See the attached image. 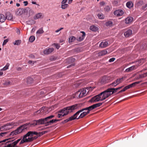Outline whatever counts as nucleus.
I'll return each instance as SVG.
<instances>
[{
    "instance_id": "c756f323",
    "label": "nucleus",
    "mask_w": 147,
    "mask_h": 147,
    "mask_svg": "<svg viewBox=\"0 0 147 147\" xmlns=\"http://www.w3.org/2000/svg\"><path fill=\"white\" fill-rule=\"evenodd\" d=\"M29 25H32L34 24L36 22L33 19L30 20L26 22Z\"/></svg>"
},
{
    "instance_id": "4be33fe9",
    "label": "nucleus",
    "mask_w": 147,
    "mask_h": 147,
    "mask_svg": "<svg viewBox=\"0 0 147 147\" xmlns=\"http://www.w3.org/2000/svg\"><path fill=\"white\" fill-rule=\"evenodd\" d=\"M81 33L82 34V35L81 36H80L79 37V38L77 39V40L79 41H81L82 40L86 35L85 32L84 31H82L81 32Z\"/></svg>"
},
{
    "instance_id": "8fccbe9b",
    "label": "nucleus",
    "mask_w": 147,
    "mask_h": 147,
    "mask_svg": "<svg viewBox=\"0 0 147 147\" xmlns=\"http://www.w3.org/2000/svg\"><path fill=\"white\" fill-rule=\"evenodd\" d=\"M113 23L111 21H108L106 23V25L107 26H112Z\"/></svg>"
},
{
    "instance_id": "3c124183",
    "label": "nucleus",
    "mask_w": 147,
    "mask_h": 147,
    "mask_svg": "<svg viewBox=\"0 0 147 147\" xmlns=\"http://www.w3.org/2000/svg\"><path fill=\"white\" fill-rule=\"evenodd\" d=\"M23 13H28L29 11L30 10V8L29 7H27L26 9L23 8Z\"/></svg>"
},
{
    "instance_id": "e433bc0d",
    "label": "nucleus",
    "mask_w": 147,
    "mask_h": 147,
    "mask_svg": "<svg viewBox=\"0 0 147 147\" xmlns=\"http://www.w3.org/2000/svg\"><path fill=\"white\" fill-rule=\"evenodd\" d=\"M33 79L31 77H29L27 78V82L28 84H30L32 82Z\"/></svg>"
},
{
    "instance_id": "f257e3e1",
    "label": "nucleus",
    "mask_w": 147,
    "mask_h": 147,
    "mask_svg": "<svg viewBox=\"0 0 147 147\" xmlns=\"http://www.w3.org/2000/svg\"><path fill=\"white\" fill-rule=\"evenodd\" d=\"M80 107L79 104H76L66 107L61 110L59 112L61 114H59L57 117L58 118L62 117L67 115L69 113L73 112L74 110L79 109Z\"/></svg>"
},
{
    "instance_id": "473e14b6",
    "label": "nucleus",
    "mask_w": 147,
    "mask_h": 147,
    "mask_svg": "<svg viewBox=\"0 0 147 147\" xmlns=\"http://www.w3.org/2000/svg\"><path fill=\"white\" fill-rule=\"evenodd\" d=\"M6 18L9 20H11L13 18V16L10 13L7 14Z\"/></svg>"
},
{
    "instance_id": "69168bd1",
    "label": "nucleus",
    "mask_w": 147,
    "mask_h": 147,
    "mask_svg": "<svg viewBox=\"0 0 147 147\" xmlns=\"http://www.w3.org/2000/svg\"><path fill=\"white\" fill-rule=\"evenodd\" d=\"M68 0H63L61 2V4H65L67 1Z\"/></svg>"
},
{
    "instance_id": "bf43d9fd",
    "label": "nucleus",
    "mask_w": 147,
    "mask_h": 147,
    "mask_svg": "<svg viewBox=\"0 0 147 147\" xmlns=\"http://www.w3.org/2000/svg\"><path fill=\"white\" fill-rule=\"evenodd\" d=\"M36 136H34L33 137V136H31V138H32V141L34 140H35L37 138H38V137H39L38 136V135H36Z\"/></svg>"
},
{
    "instance_id": "052dcab7",
    "label": "nucleus",
    "mask_w": 147,
    "mask_h": 147,
    "mask_svg": "<svg viewBox=\"0 0 147 147\" xmlns=\"http://www.w3.org/2000/svg\"><path fill=\"white\" fill-rule=\"evenodd\" d=\"M52 120L53 123H56L57 122L59 121H60L59 120L56 119H52Z\"/></svg>"
},
{
    "instance_id": "2f4dec72",
    "label": "nucleus",
    "mask_w": 147,
    "mask_h": 147,
    "mask_svg": "<svg viewBox=\"0 0 147 147\" xmlns=\"http://www.w3.org/2000/svg\"><path fill=\"white\" fill-rule=\"evenodd\" d=\"M76 39L75 37L73 36H71L69 38V43L73 42Z\"/></svg>"
},
{
    "instance_id": "603ef678",
    "label": "nucleus",
    "mask_w": 147,
    "mask_h": 147,
    "mask_svg": "<svg viewBox=\"0 0 147 147\" xmlns=\"http://www.w3.org/2000/svg\"><path fill=\"white\" fill-rule=\"evenodd\" d=\"M143 3V2L142 1H140L136 3V5H137L138 6H140L142 5Z\"/></svg>"
},
{
    "instance_id": "412c9836",
    "label": "nucleus",
    "mask_w": 147,
    "mask_h": 147,
    "mask_svg": "<svg viewBox=\"0 0 147 147\" xmlns=\"http://www.w3.org/2000/svg\"><path fill=\"white\" fill-rule=\"evenodd\" d=\"M107 53V51L106 50H104L99 52L98 53V56H102L106 54Z\"/></svg>"
},
{
    "instance_id": "0eeeda50",
    "label": "nucleus",
    "mask_w": 147,
    "mask_h": 147,
    "mask_svg": "<svg viewBox=\"0 0 147 147\" xmlns=\"http://www.w3.org/2000/svg\"><path fill=\"white\" fill-rule=\"evenodd\" d=\"M112 94L109 88L100 93V95H101L102 98L103 100Z\"/></svg>"
},
{
    "instance_id": "338daca9",
    "label": "nucleus",
    "mask_w": 147,
    "mask_h": 147,
    "mask_svg": "<svg viewBox=\"0 0 147 147\" xmlns=\"http://www.w3.org/2000/svg\"><path fill=\"white\" fill-rule=\"evenodd\" d=\"M23 3L24 4V5L25 6H26L28 4V2L27 1H24Z\"/></svg>"
},
{
    "instance_id": "c03bdc74",
    "label": "nucleus",
    "mask_w": 147,
    "mask_h": 147,
    "mask_svg": "<svg viewBox=\"0 0 147 147\" xmlns=\"http://www.w3.org/2000/svg\"><path fill=\"white\" fill-rule=\"evenodd\" d=\"M48 131H42L41 132H39L38 133L37 135H38V136H40L42 135L45 134Z\"/></svg>"
},
{
    "instance_id": "13d9d810",
    "label": "nucleus",
    "mask_w": 147,
    "mask_h": 147,
    "mask_svg": "<svg viewBox=\"0 0 147 147\" xmlns=\"http://www.w3.org/2000/svg\"><path fill=\"white\" fill-rule=\"evenodd\" d=\"M10 83L11 82L10 81H7L6 82H5L4 84L6 85H8L10 84Z\"/></svg>"
},
{
    "instance_id": "aec40b11",
    "label": "nucleus",
    "mask_w": 147,
    "mask_h": 147,
    "mask_svg": "<svg viewBox=\"0 0 147 147\" xmlns=\"http://www.w3.org/2000/svg\"><path fill=\"white\" fill-rule=\"evenodd\" d=\"M133 18L131 17H128L125 20V22L127 24L131 23L133 20Z\"/></svg>"
},
{
    "instance_id": "cd10ccee",
    "label": "nucleus",
    "mask_w": 147,
    "mask_h": 147,
    "mask_svg": "<svg viewBox=\"0 0 147 147\" xmlns=\"http://www.w3.org/2000/svg\"><path fill=\"white\" fill-rule=\"evenodd\" d=\"M97 16L98 17V19L101 20H102L104 19L105 17L103 14L101 13H98L97 15Z\"/></svg>"
},
{
    "instance_id": "a878e982",
    "label": "nucleus",
    "mask_w": 147,
    "mask_h": 147,
    "mask_svg": "<svg viewBox=\"0 0 147 147\" xmlns=\"http://www.w3.org/2000/svg\"><path fill=\"white\" fill-rule=\"evenodd\" d=\"M90 29L92 31H97L98 30V28L95 26H94V25H93V26H90Z\"/></svg>"
},
{
    "instance_id": "1a4fd4ad",
    "label": "nucleus",
    "mask_w": 147,
    "mask_h": 147,
    "mask_svg": "<svg viewBox=\"0 0 147 147\" xmlns=\"http://www.w3.org/2000/svg\"><path fill=\"white\" fill-rule=\"evenodd\" d=\"M102 96L100 95V93L92 98L90 100V102H95L99 101H102L103 100Z\"/></svg>"
},
{
    "instance_id": "bb28decb",
    "label": "nucleus",
    "mask_w": 147,
    "mask_h": 147,
    "mask_svg": "<svg viewBox=\"0 0 147 147\" xmlns=\"http://www.w3.org/2000/svg\"><path fill=\"white\" fill-rule=\"evenodd\" d=\"M126 5L128 8H131L133 6V4L131 1H128L126 3Z\"/></svg>"
},
{
    "instance_id": "a211bd4d",
    "label": "nucleus",
    "mask_w": 147,
    "mask_h": 147,
    "mask_svg": "<svg viewBox=\"0 0 147 147\" xmlns=\"http://www.w3.org/2000/svg\"><path fill=\"white\" fill-rule=\"evenodd\" d=\"M108 45V43L107 41L102 42L99 45V47L101 48H104Z\"/></svg>"
},
{
    "instance_id": "20e7f679",
    "label": "nucleus",
    "mask_w": 147,
    "mask_h": 147,
    "mask_svg": "<svg viewBox=\"0 0 147 147\" xmlns=\"http://www.w3.org/2000/svg\"><path fill=\"white\" fill-rule=\"evenodd\" d=\"M88 91V89L87 88H83L78 91L76 93V95L77 96L78 95L79 98H82L85 96Z\"/></svg>"
},
{
    "instance_id": "7c9ffc66",
    "label": "nucleus",
    "mask_w": 147,
    "mask_h": 147,
    "mask_svg": "<svg viewBox=\"0 0 147 147\" xmlns=\"http://www.w3.org/2000/svg\"><path fill=\"white\" fill-rule=\"evenodd\" d=\"M45 109V107H42L40 109V110H39L37 111L36 112H35L34 114L35 115H36V113H40L42 114H43L42 113L44 111V109Z\"/></svg>"
},
{
    "instance_id": "0e129e2a",
    "label": "nucleus",
    "mask_w": 147,
    "mask_h": 147,
    "mask_svg": "<svg viewBox=\"0 0 147 147\" xmlns=\"http://www.w3.org/2000/svg\"><path fill=\"white\" fill-rule=\"evenodd\" d=\"M36 61H32L31 60H29L28 61V63L29 64H31L32 63L33 64L34 63H35Z\"/></svg>"
},
{
    "instance_id": "680f3d73",
    "label": "nucleus",
    "mask_w": 147,
    "mask_h": 147,
    "mask_svg": "<svg viewBox=\"0 0 147 147\" xmlns=\"http://www.w3.org/2000/svg\"><path fill=\"white\" fill-rule=\"evenodd\" d=\"M54 45L55 46L56 48L57 49H58L59 48L60 46L59 44H54Z\"/></svg>"
},
{
    "instance_id": "a18cd8bd",
    "label": "nucleus",
    "mask_w": 147,
    "mask_h": 147,
    "mask_svg": "<svg viewBox=\"0 0 147 147\" xmlns=\"http://www.w3.org/2000/svg\"><path fill=\"white\" fill-rule=\"evenodd\" d=\"M107 78L106 77H104L101 80V82L102 83H105L106 81Z\"/></svg>"
},
{
    "instance_id": "4d7b16f0",
    "label": "nucleus",
    "mask_w": 147,
    "mask_h": 147,
    "mask_svg": "<svg viewBox=\"0 0 147 147\" xmlns=\"http://www.w3.org/2000/svg\"><path fill=\"white\" fill-rule=\"evenodd\" d=\"M7 132H2L1 133H0V138L1 137H2L3 136V135L4 134H7Z\"/></svg>"
},
{
    "instance_id": "864d4df0",
    "label": "nucleus",
    "mask_w": 147,
    "mask_h": 147,
    "mask_svg": "<svg viewBox=\"0 0 147 147\" xmlns=\"http://www.w3.org/2000/svg\"><path fill=\"white\" fill-rule=\"evenodd\" d=\"M8 39H6L5 40L3 43V45H4L6 44L7 43V42H8Z\"/></svg>"
},
{
    "instance_id": "f3484780",
    "label": "nucleus",
    "mask_w": 147,
    "mask_h": 147,
    "mask_svg": "<svg viewBox=\"0 0 147 147\" xmlns=\"http://www.w3.org/2000/svg\"><path fill=\"white\" fill-rule=\"evenodd\" d=\"M137 68V66L136 65L132 66L127 69L125 70V71L127 72H130L133 70H135Z\"/></svg>"
},
{
    "instance_id": "37998d69",
    "label": "nucleus",
    "mask_w": 147,
    "mask_h": 147,
    "mask_svg": "<svg viewBox=\"0 0 147 147\" xmlns=\"http://www.w3.org/2000/svg\"><path fill=\"white\" fill-rule=\"evenodd\" d=\"M104 9L105 11L108 12L110 10V7L109 6L107 5L105 7Z\"/></svg>"
},
{
    "instance_id": "72a5a7b5",
    "label": "nucleus",
    "mask_w": 147,
    "mask_h": 147,
    "mask_svg": "<svg viewBox=\"0 0 147 147\" xmlns=\"http://www.w3.org/2000/svg\"><path fill=\"white\" fill-rule=\"evenodd\" d=\"M9 63H7L6 65H5V67H4L2 69H1V71H2V70H6L7 69H8V68H9Z\"/></svg>"
},
{
    "instance_id": "de8ad7c7",
    "label": "nucleus",
    "mask_w": 147,
    "mask_h": 147,
    "mask_svg": "<svg viewBox=\"0 0 147 147\" xmlns=\"http://www.w3.org/2000/svg\"><path fill=\"white\" fill-rule=\"evenodd\" d=\"M67 60L69 61V62L71 63L74 62L75 60V59L74 58L72 57L69 58Z\"/></svg>"
},
{
    "instance_id": "f8f14e48",
    "label": "nucleus",
    "mask_w": 147,
    "mask_h": 147,
    "mask_svg": "<svg viewBox=\"0 0 147 147\" xmlns=\"http://www.w3.org/2000/svg\"><path fill=\"white\" fill-rule=\"evenodd\" d=\"M124 12L121 9L115 10L113 13L114 15L117 17H120L123 14Z\"/></svg>"
},
{
    "instance_id": "423d86ee",
    "label": "nucleus",
    "mask_w": 147,
    "mask_h": 147,
    "mask_svg": "<svg viewBox=\"0 0 147 147\" xmlns=\"http://www.w3.org/2000/svg\"><path fill=\"white\" fill-rule=\"evenodd\" d=\"M94 109H95V108L93 105L86 108H83V109H84V111H87V112H83L82 113H81V115L80 117V118L83 117L89 113L90 111Z\"/></svg>"
},
{
    "instance_id": "9d476101",
    "label": "nucleus",
    "mask_w": 147,
    "mask_h": 147,
    "mask_svg": "<svg viewBox=\"0 0 147 147\" xmlns=\"http://www.w3.org/2000/svg\"><path fill=\"white\" fill-rule=\"evenodd\" d=\"M32 123H26L25 124L23 125L20 126L18 127V128L20 130H21V133L23 131L25 130L28 129L30 127L32 126Z\"/></svg>"
},
{
    "instance_id": "5701e85b",
    "label": "nucleus",
    "mask_w": 147,
    "mask_h": 147,
    "mask_svg": "<svg viewBox=\"0 0 147 147\" xmlns=\"http://www.w3.org/2000/svg\"><path fill=\"white\" fill-rule=\"evenodd\" d=\"M23 8L19 9L18 10L16 11V14L18 16L22 15L23 13Z\"/></svg>"
},
{
    "instance_id": "4c0bfd02",
    "label": "nucleus",
    "mask_w": 147,
    "mask_h": 147,
    "mask_svg": "<svg viewBox=\"0 0 147 147\" xmlns=\"http://www.w3.org/2000/svg\"><path fill=\"white\" fill-rule=\"evenodd\" d=\"M141 9L144 10L147 9V3L143 4Z\"/></svg>"
},
{
    "instance_id": "5fc2aeb1",
    "label": "nucleus",
    "mask_w": 147,
    "mask_h": 147,
    "mask_svg": "<svg viewBox=\"0 0 147 147\" xmlns=\"http://www.w3.org/2000/svg\"><path fill=\"white\" fill-rule=\"evenodd\" d=\"M146 77V76L144 74H142L140 75H139V78H145Z\"/></svg>"
},
{
    "instance_id": "dca6fc26",
    "label": "nucleus",
    "mask_w": 147,
    "mask_h": 147,
    "mask_svg": "<svg viewBox=\"0 0 147 147\" xmlns=\"http://www.w3.org/2000/svg\"><path fill=\"white\" fill-rule=\"evenodd\" d=\"M54 50L53 48H50L45 50L43 51V53L45 54L48 55L53 52Z\"/></svg>"
},
{
    "instance_id": "2eb2a0df",
    "label": "nucleus",
    "mask_w": 147,
    "mask_h": 147,
    "mask_svg": "<svg viewBox=\"0 0 147 147\" xmlns=\"http://www.w3.org/2000/svg\"><path fill=\"white\" fill-rule=\"evenodd\" d=\"M132 31L131 29H128L124 33V35L126 37H128L132 34Z\"/></svg>"
},
{
    "instance_id": "9b49d317",
    "label": "nucleus",
    "mask_w": 147,
    "mask_h": 147,
    "mask_svg": "<svg viewBox=\"0 0 147 147\" xmlns=\"http://www.w3.org/2000/svg\"><path fill=\"white\" fill-rule=\"evenodd\" d=\"M45 118L40 119L37 120H34V123H32V126H34L37 125L44 124L45 122Z\"/></svg>"
},
{
    "instance_id": "a19ab883",
    "label": "nucleus",
    "mask_w": 147,
    "mask_h": 147,
    "mask_svg": "<svg viewBox=\"0 0 147 147\" xmlns=\"http://www.w3.org/2000/svg\"><path fill=\"white\" fill-rule=\"evenodd\" d=\"M109 88L112 94L116 92L117 90H116V89H115V88Z\"/></svg>"
},
{
    "instance_id": "f704fd0d",
    "label": "nucleus",
    "mask_w": 147,
    "mask_h": 147,
    "mask_svg": "<svg viewBox=\"0 0 147 147\" xmlns=\"http://www.w3.org/2000/svg\"><path fill=\"white\" fill-rule=\"evenodd\" d=\"M42 28H40L36 32L37 34H41L44 32Z\"/></svg>"
},
{
    "instance_id": "b1692460",
    "label": "nucleus",
    "mask_w": 147,
    "mask_h": 147,
    "mask_svg": "<svg viewBox=\"0 0 147 147\" xmlns=\"http://www.w3.org/2000/svg\"><path fill=\"white\" fill-rule=\"evenodd\" d=\"M140 82H134L133 83L127 86L128 88L129 89L131 88L134 87L136 84L140 83Z\"/></svg>"
},
{
    "instance_id": "09e8293b",
    "label": "nucleus",
    "mask_w": 147,
    "mask_h": 147,
    "mask_svg": "<svg viewBox=\"0 0 147 147\" xmlns=\"http://www.w3.org/2000/svg\"><path fill=\"white\" fill-rule=\"evenodd\" d=\"M70 119V118H69V117L68 119H66L64 120L63 121H62L61 123L64 124L69 121H71Z\"/></svg>"
},
{
    "instance_id": "6e6552de",
    "label": "nucleus",
    "mask_w": 147,
    "mask_h": 147,
    "mask_svg": "<svg viewBox=\"0 0 147 147\" xmlns=\"http://www.w3.org/2000/svg\"><path fill=\"white\" fill-rule=\"evenodd\" d=\"M54 117V116L53 115H51L45 118L44 120L45 122L43 123L44 124H45V126H47L53 124L51 119Z\"/></svg>"
},
{
    "instance_id": "6ab92c4d",
    "label": "nucleus",
    "mask_w": 147,
    "mask_h": 147,
    "mask_svg": "<svg viewBox=\"0 0 147 147\" xmlns=\"http://www.w3.org/2000/svg\"><path fill=\"white\" fill-rule=\"evenodd\" d=\"M81 115V114H80V116L78 117L77 115H76V113L74 114L73 115H72L71 117H70L69 118H70V120L71 121H72L76 119H78L80 118H82L83 117H80V116Z\"/></svg>"
},
{
    "instance_id": "6e6d98bb",
    "label": "nucleus",
    "mask_w": 147,
    "mask_h": 147,
    "mask_svg": "<svg viewBox=\"0 0 147 147\" xmlns=\"http://www.w3.org/2000/svg\"><path fill=\"white\" fill-rule=\"evenodd\" d=\"M115 60V58H112L110 59L109 60V62H111L114 61Z\"/></svg>"
},
{
    "instance_id": "774afa93",
    "label": "nucleus",
    "mask_w": 147,
    "mask_h": 147,
    "mask_svg": "<svg viewBox=\"0 0 147 147\" xmlns=\"http://www.w3.org/2000/svg\"><path fill=\"white\" fill-rule=\"evenodd\" d=\"M74 64H71V65H68V66L67 67V68H70V67L72 66H74Z\"/></svg>"
},
{
    "instance_id": "4468645a",
    "label": "nucleus",
    "mask_w": 147,
    "mask_h": 147,
    "mask_svg": "<svg viewBox=\"0 0 147 147\" xmlns=\"http://www.w3.org/2000/svg\"><path fill=\"white\" fill-rule=\"evenodd\" d=\"M20 130L18 127L15 130L11 132L9 135V136L10 137L13 136L21 133V130Z\"/></svg>"
},
{
    "instance_id": "ea45409f",
    "label": "nucleus",
    "mask_w": 147,
    "mask_h": 147,
    "mask_svg": "<svg viewBox=\"0 0 147 147\" xmlns=\"http://www.w3.org/2000/svg\"><path fill=\"white\" fill-rule=\"evenodd\" d=\"M102 103H98L96 104H95L93 105L94 107V108H95L96 107H99L102 104Z\"/></svg>"
},
{
    "instance_id": "58836bf2",
    "label": "nucleus",
    "mask_w": 147,
    "mask_h": 147,
    "mask_svg": "<svg viewBox=\"0 0 147 147\" xmlns=\"http://www.w3.org/2000/svg\"><path fill=\"white\" fill-rule=\"evenodd\" d=\"M21 42V41L20 40H16L14 43H13V44L14 45H19L20 44V43Z\"/></svg>"
},
{
    "instance_id": "393cba45",
    "label": "nucleus",
    "mask_w": 147,
    "mask_h": 147,
    "mask_svg": "<svg viewBox=\"0 0 147 147\" xmlns=\"http://www.w3.org/2000/svg\"><path fill=\"white\" fill-rule=\"evenodd\" d=\"M6 17L4 15L0 14V22H4L6 20Z\"/></svg>"
},
{
    "instance_id": "39448f33",
    "label": "nucleus",
    "mask_w": 147,
    "mask_h": 147,
    "mask_svg": "<svg viewBox=\"0 0 147 147\" xmlns=\"http://www.w3.org/2000/svg\"><path fill=\"white\" fill-rule=\"evenodd\" d=\"M15 123L14 122L9 123L1 127L0 130H7L12 128L13 126L15 125Z\"/></svg>"
},
{
    "instance_id": "7ed1b4c3",
    "label": "nucleus",
    "mask_w": 147,
    "mask_h": 147,
    "mask_svg": "<svg viewBox=\"0 0 147 147\" xmlns=\"http://www.w3.org/2000/svg\"><path fill=\"white\" fill-rule=\"evenodd\" d=\"M37 134L38 132L35 131H28L23 136L22 139L20 143V144L32 141V138H31V136H33L34 135H37Z\"/></svg>"
},
{
    "instance_id": "c9c22d12",
    "label": "nucleus",
    "mask_w": 147,
    "mask_h": 147,
    "mask_svg": "<svg viewBox=\"0 0 147 147\" xmlns=\"http://www.w3.org/2000/svg\"><path fill=\"white\" fill-rule=\"evenodd\" d=\"M35 39V37L34 36H31L29 38V41L30 42H33Z\"/></svg>"
},
{
    "instance_id": "49530a36",
    "label": "nucleus",
    "mask_w": 147,
    "mask_h": 147,
    "mask_svg": "<svg viewBox=\"0 0 147 147\" xmlns=\"http://www.w3.org/2000/svg\"><path fill=\"white\" fill-rule=\"evenodd\" d=\"M84 111V109H81V110L78 111L75 113H76V115H77V116L78 117V116L79 115V114L80 113H81L82 112Z\"/></svg>"
},
{
    "instance_id": "e2e57ef3",
    "label": "nucleus",
    "mask_w": 147,
    "mask_h": 147,
    "mask_svg": "<svg viewBox=\"0 0 147 147\" xmlns=\"http://www.w3.org/2000/svg\"><path fill=\"white\" fill-rule=\"evenodd\" d=\"M129 89L128 88V87H127V86H126L122 90V91L123 92H124L126 90Z\"/></svg>"
},
{
    "instance_id": "ddd939ff",
    "label": "nucleus",
    "mask_w": 147,
    "mask_h": 147,
    "mask_svg": "<svg viewBox=\"0 0 147 147\" xmlns=\"http://www.w3.org/2000/svg\"><path fill=\"white\" fill-rule=\"evenodd\" d=\"M123 78L124 77H123L120 79H117L115 81L111 84V85L112 86L115 87L116 86L122 82V80Z\"/></svg>"
},
{
    "instance_id": "79ce46f5",
    "label": "nucleus",
    "mask_w": 147,
    "mask_h": 147,
    "mask_svg": "<svg viewBox=\"0 0 147 147\" xmlns=\"http://www.w3.org/2000/svg\"><path fill=\"white\" fill-rule=\"evenodd\" d=\"M68 5L67 4H65L61 5V8L63 9H65L68 7Z\"/></svg>"
},
{
    "instance_id": "f03ea898",
    "label": "nucleus",
    "mask_w": 147,
    "mask_h": 147,
    "mask_svg": "<svg viewBox=\"0 0 147 147\" xmlns=\"http://www.w3.org/2000/svg\"><path fill=\"white\" fill-rule=\"evenodd\" d=\"M21 139H19L15 141H14L13 138L5 139L0 141V144H1L0 145V147L2 145H3L4 144L6 147H17L16 144Z\"/></svg>"
},
{
    "instance_id": "c85d7f7f",
    "label": "nucleus",
    "mask_w": 147,
    "mask_h": 147,
    "mask_svg": "<svg viewBox=\"0 0 147 147\" xmlns=\"http://www.w3.org/2000/svg\"><path fill=\"white\" fill-rule=\"evenodd\" d=\"M42 16V13H38L34 16V20H36L40 18Z\"/></svg>"
}]
</instances>
